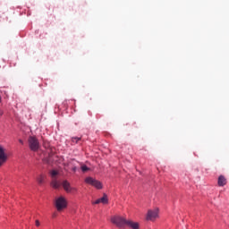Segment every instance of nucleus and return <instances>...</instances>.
Instances as JSON below:
<instances>
[{
    "mask_svg": "<svg viewBox=\"0 0 229 229\" xmlns=\"http://www.w3.org/2000/svg\"><path fill=\"white\" fill-rule=\"evenodd\" d=\"M126 225H127V226H130V228L139 229V223H137V222L127 220V224Z\"/></svg>",
    "mask_w": 229,
    "mask_h": 229,
    "instance_id": "10",
    "label": "nucleus"
},
{
    "mask_svg": "<svg viewBox=\"0 0 229 229\" xmlns=\"http://www.w3.org/2000/svg\"><path fill=\"white\" fill-rule=\"evenodd\" d=\"M62 185L67 194H76V192H78V190L74 187H72L71 183L67 181H64Z\"/></svg>",
    "mask_w": 229,
    "mask_h": 229,
    "instance_id": "5",
    "label": "nucleus"
},
{
    "mask_svg": "<svg viewBox=\"0 0 229 229\" xmlns=\"http://www.w3.org/2000/svg\"><path fill=\"white\" fill-rule=\"evenodd\" d=\"M127 222L128 221L126 219L120 216L111 217V223H113V225H115V226H117L118 228H124V226H126L127 225Z\"/></svg>",
    "mask_w": 229,
    "mask_h": 229,
    "instance_id": "3",
    "label": "nucleus"
},
{
    "mask_svg": "<svg viewBox=\"0 0 229 229\" xmlns=\"http://www.w3.org/2000/svg\"><path fill=\"white\" fill-rule=\"evenodd\" d=\"M158 217V209H149L147 214V221H155Z\"/></svg>",
    "mask_w": 229,
    "mask_h": 229,
    "instance_id": "6",
    "label": "nucleus"
},
{
    "mask_svg": "<svg viewBox=\"0 0 229 229\" xmlns=\"http://www.w3.org/2000/svg\"><path fill=\"white\" fill-rule=\"evenodd\" d=\"M79 140H81V138L74 137V138L72 139V141L75 142V144H78Z\"/></svg>",
    "mask_w": 229,
    "mask_h": 229,
    "instance_id": "15",
    "label": "nucleus"
},
{
    "mask_svg": "<svg viewBox=\"0 0 229 229\" xmlns=\"http://www.w3.org/2000/svg\"><path fill=\"white\" fill-rule=\"evenodd\" d=\"M81 169L82 173H87V171H89L90 168L84 165L81 167Z\"/></svg>",
    "mask_w": 229,
    "mask_h": 229,
    "instance_id": "14",
    "label": "nucleus"
},
{
    "mask_svg": "<svg viewBox=\"0 0 229 229\" xmlns=\"http://www.w3.org/2000/svg\"><path fill=\"white\" fill-rule=\"evenodd\" d=\"M99 203H101V200L98 199L95 200L94 202H92V205H99Z\"/></svg>",
    "mask_w": 229,
    "mask_h": 229,
    "instance_id": "16",
    "label": "nucleus"
},
{
    "mask_svg": "<svg viewBox=\"0 0 229 229\" xmlns=\"http://www.w3.org/2000/svg\"><path fill=\"white\" fill-rule=\"evenodd\" d=\"M217 183L219 187H225V185H226L227 183L226 177H225L224 175H220L218 177Z\"/></svg>",
    "mask_w": 229,
    "mask_h": 229,
    "instance_id": "8",
    "label": "nucleus"
},
{
    "mask_svg": "<svg viewBox=\"0 0 229 229\" xmlns=\"http://www.w3.org/2000/svg\"><path fill=\"white\" fill-rule=\"evenodd\" d=\"M85 183H88L89 185H92V187H95L96 189H103V184L101 183V182L92 177H87L85 179Z\"/></svg>",
    "mask_w": 229,
    "mask_h": 229,
    "instance_id": "4",
    "label": "nucleus"
},
{
    "mask_svg": "<svg viewBox=\"0 0 229 229\" xmlns=\"http://www.w3.org/2000/svg\"><path fill=\"white\" fill-rule=\"evenodd\" d=\"M55 208L58 212H62L64 208H67V199L64 196H60L55 199Z\"/></svg>",
    "mask_w": 229,
    "mask_h": 229,
    "instance_id": "2",
    "label": "nucleus"
},
{
    "mask_svg": "<svg viewBox=\"0 0 229 229\" xmlns=\"http://www.w3.org/2000/svg\"><path fill=\"white\" fill-rule=\"evenodd\" d=\"M28 144L31 151L40 149V142L38 141V139H37V136H30L28 139Z\"/></svg>",
    "mask_w": 229,
    "mask_h": 229,
    "instance_id": "1",
    "label": "nucleus"
},
{
    "mask_svg": "<svg viewBox=\"0 0 229 229\" xmlns=\"http://www.w3.org/2000/svg\"><path fill=\"white\" fill-rule=\"evenodd\" d=\"M8 161V155L4 151V148L0 145V167L6 164Z\"/></svg>",
    "mask_w": 229,
    "mask_h": 229,
    "instance_id": "7",
    "label": "nucleus"
},
{
    "mask_svg": "<svg viewBox=\"0 0 229 229\" xmlns=\"http://www.w3.org/2000/svg\"><path fill=\"white\" fill-rule=\"evenodd\" d=\"M50 185L53 189H58L59 187L62 186V182L56 179H52Z\"/></svg>",
    "mask_w": 229,
    "mask_h": 229,
    "instance_id": "9",
    "label": "nucleus"
},
{
    "mask_svg": "<svg viewBox=\"0 0 229 229\" xmlns=\"http://www.w3.org/2000/svg\"><path fill=\"white\" fill-rule=\"evenodd\" d=\"M55 216H56V213H54V214H53V217H55Z\"/></svg>",
    "mask_w": 229,
    "mask_h": 229,
    "instance_id": "21",
    "label": "nucleus"
},
{
    "mask_svg": "<svg viewBox=\"0 0 229 229\" xmlns=\"http://www.w3.org/2000/svg\"><path fill=\"white\" fill-rule=\"evenodd\" d=\"M45 180H46V175L44 174H40L39 176L37 177V182L39 185H42Z\"/></svg>",
    "mask_w": 229,
    "mask_h": 229,
    "instance_id": "11",
    "label": "nucleus"
},
{
    "mask_svg": "<svg viewBox=\"0 0 229 229\" xmlns=\"http://www.w3.org/2000/svg\"><path fill=\"white\" fill-rule=\"evenodd\" d=\"M100 203H103V205L108 204V196H106V193H104L103 197L99 199Z\"/></svg>",
    "mask_w": 229,
    "mask_h": 229,
    "instance_id": "12",
    "label": "nucleus"
},
{
    "mask_svg": "<svg viewBox=\"0 0 229 229\" xmlns=\"http://www.w3.org/2000/svg\"><path fill=\"white\" fill-rule=\"evenodd\" d=\"M20 144H24V141L22 140H19Z\"/></svg>",
    "mask_w": 229,
    "mask_h": 229,
    "instance_id": "18",
    "label": "nucleus"
},
{
    "mask_svg": "<svg viewBox=\"0 0 229 229\" xmlns=\"http://www.w3.org/2000/svg\"><path fill=\"white\" fill-rule=\"evenodd\" d=\"M50 174H51V176H52V180H55V179H56V176H57V174H58V171H56V170H52V171L50 172Z\"/></svg>",
    "mask_w": 229,
    "mask_h": 229,
    "instance_id": "13",
    "label": "nucleus"
},
{
    "mask_svg": "<svg viewBox=\"0 0 229 229\" xmlns=\"http://www.w3.org/2000/svg\"><path fill=\"white\" fill-rule=\"evenodd\" d=\"M35 225H36V226H40V221L36 220Z\"/></svg>",
    "mask_w": 229,
    "mask_h": 229,
    "instance_id": "17",
    "label": "nucleus"
},
{
    "mask_svg": "<svg viewBox=\"0 0 229 229\" xmlns=\"http://www.w3.org/2000/svg\"><path fill=\"white\" fill-rule=\"evenodd\" d=\"M0 115H3V110L0 109Z\"/></svg>",
    "mask_w": 229,
    "mask_h": 229,
    "instance_id": "20",
    "label": "nucleus"
},
{
    "mask_svg": "<svg viewBox=\"0 0 229 229\" xmlns=\"http://www.w3.org/2000/svg\"><path fill=\"white\" fill-rule=\"evenodd\" d=\"M72 171H73L74 173H76V167H73V168H72Z\"/></svg>",
    "mask_w": 229,
    "mask_h": 229,
    "instance_id": "19",
    "label": "nucleus"
}]
</instances>
